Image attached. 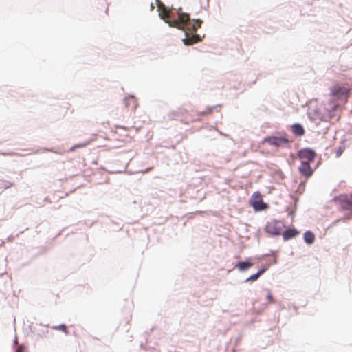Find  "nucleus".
<instances>
[{"mask_svg":"<svg viewBox=\"0 0 352 352\" xmlns=\"http://www.w3.org/2000/svg\"><path fill=\"white\" fill-rule=\"evenodd\" d=\"M170 27L177 28L186 32H195L202 24V21L196 19L191 21L187 13L178 12L177 21H172Z\"/></svg>","mask_w":352,"mask_h":352,"instance_id":"nucleus-1","label":"nucleus"},{"mask_svg":"<svg viewBox=\"0 0 352 352\" xmlns=\"http://www.w3.org/2000/svg\"><path fill=\"white\" fill-rule=\"evenodd\" d=\"M292 142V141L288 138L287 135L281 136H268L265 138L263 140L264 143H267L269 145L276 148L289 147Z\"/></svg>","mask_w":352,"mask_h":352,"instance_id":"nucleus-2","label":"nucleus"},{"mask_svg":"<svg viewBox=\"0 0 352 352\" xmlns=\"http://www.w3.org/2000/svg\"><path fill=\"white\" fill-rule=\"evenodd\" d=\"M333 201L341 210L352 212V193L349 195H340L333 199Z\"/></svg>","mask_w":352,"mask_h":352,"instance_id":"nucleus-3","label":"nucleus"},{"mask_svg":"<svg viewBox=\"0 0 352 352\" xmlns=\"http://www.w3.org/2000/svg\"><path fill=\"white\" fill-rule=\"evenodd\" d=\"M284 228V224L282 221L278 220H272L268 221L265 226V231L272 236L280 235Z\"/></svg>","mask_w":352,"mask_h":352,"instance_id":"nucleus-4","label":"nucleus"},{"mask_svg":"<svg viewBox=\"0 0 352 352\" xmlns=\"http://www.w3.org/2000/svg\"><path fill=\"white\" fill-rule=\"evenodd\" d=\"M157 6L160 12V16L166 23H168L170 26L172 21H177V19H172L171 12L167 10L164 3L160 0H156Z\"/></svg>","mask_w":352,"mask_h":352,"instance_id":"nucleus-5","label":"nucleus"},{"mask_svg":"<svg viewBox=\"0 0 352 352\" xmlns=\"http://www.w3.org/2000/svg\"><path fill=\"white\" fill-rule=\"evenodd\" d=\"M157 6L160 12V16L166 23H168L170 26L172 21H177V19H172L171 12L167 10L164 3L160 0H156Z\"/></svg>","mask_w":352,"mask_h":352,"instance_id":"nucleus-6","label":"nucleus"},{"mask_svg":"<svg viewBox=\"0 0 352 352\" xmlns=\"http://www.w3.org/2000/svg\"><path fill=\"white\" fill-rule=\"evenodd\" d=\"M298 156L302 161H306L310 163L315 160L316 153L313 149L302 148L298 151Z\"/></svg>","mask_w":352,"mask_h":352,"instance_id":"nucleus-7","label":"nucleus"},{"mask_svg":"<svg viewBox=\"0 0 352 352\" xmlns=\"http://www.w3.org/2000/svg\"><path fill=\"white\" fill-rule=\"evenodd\" d=\"M298 170L301 175H302L306 178L310 177L314 173V170L311 168L310 166V163L306 161H302L300 166L298 167Z\"/></svg>","mask_w":352,"mask_h":352,"instance_id":"nucleus-8","label":"nucleus"},{"mask_svg":"<svg viewBox=\"0 0 352 352\" xmlns=\"http://www.w3.org/2000/svg\"><path fill=\"white\" fill-rule=\"evenodd\" d=\"M124 105L131 111H135L138 105V100L133 96H129L124 100Z\"/></svg>","mask_w":352,"mask_h":352,"instance_id":"nucleus-9","label":"nucleus"},{"mask_svg":"<svg viewBox=\"0 0 352 352\" xmlns=\"http://www.w3.org/2000/svg\"><path fill=\"white\" fill-rule=\"evenodd\" d=\"M331 94L334 97L340 98L346 95L347 94V90L345 87L336 85L331 87Z\"/></svg>","mask_w":352,"mask_h":352,"instance_id":"nucleus-10","label":"nucleus"},{"mask_svg":"<svg viewBox=\"0 0 352 352\" xmlns=\"http://www.w3.org/2000/svg\"><path fill=\"white\" fill-rule=\"evenodd\" d=\"M298 234H299V232L297 230H296L294 228H291V229H288V230H285V232H283V238L285 241H287L291 239L295 238Z\"/></svg>","mask_w":352,"mask_h":352,"instance_id":"nucleus-11","label":"nucleus"},{"mask_svg":"<svg viewBox=\"0 0 352 352\" xmlns=\"http://www.w3.org/2000/svg\"><path fill=\"white\" fill-rule=\"evenodd\" d=\"M292 131L296 136H302L305 134V129L300 124H294L292 126Z\"/></svg>","mask_w":352,"mask_h":352,"instance_id":"nucleus-12","label":"nucleus"},{"mask_svg":"<svg viewBox=\"0 0 352 352\" xmlns=\"http://www.w3.org/2000/svg\"><path fill=\"white\" fill-rule=\"evenodd\" d=\"M201 41V37L198 34H193L192 36H187L183 41L185 45H190Z\"/></svg>","mask_w":352,"mask_h":352,"instance_id":"nucleus-13","label":"nucleus"},{"mask_svg":"<svg viewBox=\"0 0 352 352\" xmlns=\"http://www.w3.org/2000/svg\"><path fill=\"white\" fill-rule=\"evenodd\" d=\"M252 206L256 210H263L267 208V204L263 202L262 201H254L252 204Z\"/></svg>","mask_w":352,"mask_h":352,"instance_id":"nucleus-14","label":"nucleus"},{"mask_svg":"<svg viewBox=\"0 0 352 352\" xmlns=\"http://www.w3.org/2000/svg\"><path fill=\"white\" fill-rule=\"evenodd\" d=\"M304 239L307 243L311 244L315 240V236L311 232L307 231L304 234Z\"/></svg>","mask_w":352,"mask_h":352,"instance_id":"nucleus-15","label":"nucleus"},{"mask_svg":"<svg viewBox=\"0 0 352 352\" xmlns=\"http://www.w3.org/2000/svg\"><path fill=\"white\" fill-rule=\"evenodd\" d=\"M252 266V263L250 262H245V261H240L236 264V267L240 270H245L248 269L249 267Z\"/></svg>","mask_w":352,"mask_h":352,"instance_id":"nucleus-16","label":"nucleus"},{"mask_svg":"<svg viewBox=\"0 0 352 352\" xmlns=\"http://www.w3.org/2000/svg\"><path fill=\"white\" fill-rule=\"evenodd\" d=\"M265 271V270L264 268L263 269H261L256 274H252V276H250L249 278H248L245 281L246 282H249V281H254V280H256L258 277Z\"/></svg>","mask_w":352,"mask_h":352,"instance_id":"nucleus-17","label":"nucleus"},{"mask_svg":"<svg viewBox=\"0 0 352 352\" xmlns=\"http://www.w3.org/2000/svg\"><path fill=\"white\" fill-rule=\"evenodd\" d=\"M52 329H54V330H59V331H61L62 332L65 333V334H68L69 333V331H68V329H67V327L65 324H60V325H55V326H52L51 327Z\"/></svg>","mask_w":352,"mask_h":352,"instance_id":"nucleus-18","label":"nucleus"},{"mask_svg":"<svg viewBox=\"0 0 352 352\" xmlns=\"http://www.w3.org/2000/svg\"><path fill=\"white\" fill-rule=\"evenodd\" d=\"M90 142H87L85 143H83V144H76L75 146H72L71 148H70V151H74L76 148H83V147H85L86 146H87L88 144H89Z\"/></svg>","mask_w":352,"mask_h":352,"instance_id":"nucleus-19","label":"nucleus"},{"mask_svg":"<svg viewBox=\"0 0 352 352\" xmlns=\"http://www.w3.org/2000/svg\"><path fill=\"white\" fill-rule=\"evenodd\" d=\"M267 299L268 300V302L272 303L274 302L272 294L270 289L267 290Z\"/></svg>","mask_w":352,"mask_h":352,"instance_id":"nucleus-20","label":"nucleus"},{"mask_svg":"<svg viewBox=\"0 0 352 352\" xmlns=\"http://www.w3.org/2000/svg\"><path fill=\"white\" fill-rule=\"evenodd\" d=\"M2 188H8L13 186V184L8 181H1Z\"/></svg>","mask_w":352,"mask_h":352,"instance_id":"nucleus-21","label":"nucleus"},{"mask_svg":"<svg viewBox=\"0 0 352 352\" xmlns=\"http://www.w3.org/2000/svg\"><path fill=\"white\" fill-rule=\"evenodd\" d=\"M344 147H339L338 148L336 149V157H339L341 156V155L342 154V153L344 152Z\"/></svg>","mask_w":352,"mask_h":352,"instance_id":"nucleus-22","label":"nucleus"},{"mask_svg":"<svg viewBox=\"0 0 352 352\" xmlns=\"http://www.w3.org/2000/svg\"><path fill=\"white\" fill-rule=\"evenodd\" d=\"M16 352H24V347L22 346H19Z\"/></svg>","mask_w":352,"mask_h":352,"instance_id":"nucleus-23","label":"nucleus"}]
</instances>
